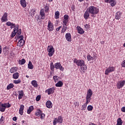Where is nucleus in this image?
Returning a JSON list of instances; mask_svg holds the SVG:
<instances>
[{
    "label": "nucleus",
    "instance_id": "obj_1",
    "mask_svg": "<svg viewBox=\"0 0 125 125\" xmlns=\"http://www.w3.org/2000/svg\"><path fill=\"white\" fill-rule=\"evenodd\" d=\"M74 63H75L77 66H80V68L83 71H85L86 69H87V66L86 65L84 64V61L82 60H77V59H75L74 60Z\"/></svg>",
    "mask_w": 125,
    "mask_h": 125
},
{
    "label": "nucleus",
    "instance_id": "obj_2",
    "mask_svg": "<svg viewBox=\"0 0 125 125\" xmlns=\"http://www.w3.org/2000/svg\"><path fill=\"white\" fill-rule=\"evenodd\" d=\"M89 13L91 14V16L96 15L99 13V9L96 7L91 6L87 8Z\"/></svg>",
    "mask_w": 125,
    "mask_h": 125
},
{
    "label": "nucleus",
    "instance_id": "obj_3",
    "mask_svg": "<svg viewBox=\"0 0 125 125\" xmlns=\"http://www.w3.org/2000/svg\"><path fill=\"white\" fill-rule=\"evenodd\" d=\"M47 51L48 53V55L50 57H51L54 54V48H53V46L50 45L48 46L47 48Z\"/></svg>",
    "mask_w": 125,
    "mask_h": 125
},
{
    "label": "nucleus",
    "instance_id": "obj_4",
    "mask_svg": "<svg viewBox=\"0 0 125 125\" xmlns=\"http://www.w3.org/2000/svg\"><path fill=\"white\" fill-rule=\"evenodd\" d=\"M92 90L91 89H89L87 92V95L86 97V100L87 102H90V100H91V96H92Z\"/></svg>",
    "mask_w": 125,
    "mask_h": 125
},
{
    "label": "nucleus",
    "instance_id": "obj_5",
    "mask_svg": "<svg viewBox=\"0 0 125 125\" xmlns=\"http://www.w3.org/2000/svg\"><path fill=\"white\" fill-rule=\"evenodd\" d=\"M57 123H60V124H62L63 123V118H62V116H59L58 119L55 118L53 121V125H56Z\"/></svg>",
    "mask_w": 125,
    "mask_h": 125
},
{
    "label": "nucleus",
    "instance_id": "obj_6",
    "mask_svg": "<svg viewBox=\"0 0 125 125\" xmlns=\"http://www.w3.org/2000/svg\"><path fill=\"white\" fill-rule=\"evenodd\" d=\"M125 84V80L119 81L117 83V87L118 89H120L122 88V87H123Z\"/></svg>",
    "mask_w": 125,
    "mask_h": 125
},
{
    "label": "nucleus",
    "instance_id": "obj_7",
    "mask_svg": "<svg viewBox=\"0 0 125 125\" xmlns=\"http://www.w3.org/2000/svg\"><path fill=\"white\" fill-rule=\"evenodd\" d=\"M114 71H115V67L113 66H109L105 70V75H108L109 73H112V72H114Z\"/></svg>",
    "mask_w": 125,
    "mask_h": 125
},
{
    "label": "nucleus",
    "instance_id": "obj_8",
    "mask_svg": "<svg viewBox=\"0 0 125 125\" xmlns=\"http://www.w3.org/2000/svg\"><path fill=\"white\" fill-rule=\"evenodd\" d=\"M56 69H59L60 71H64V67L61 65L60 62H57L54 64Z\"/></svg>",
    "mask_w": 125,
    "mask_h": 125
},
{
    "label": "nucleus",
    "instance_id": "obj_9",
    "mask_svg": "<svg viewBox=\"0 0 125 125\" xmlns=\"http://www.w3.org/2000/svg\"><path fill=\"white\" fill-rule=\"evenodd\" d=\"M54 90H55V88L52 87L46 90L45 92L47 93L48 95H50V94H53L54 93Z\"/></svg>",
    "mask_w": 125,
    "mask_h": 125
},
{
    "label": "nucleus",
    "instance_id": "obj_10",
    "mask_svg": "<svg viewBox=\"0 0 125 125\" xmlns=\"http://www.w3.org/2000/svg\"><path fill=\"white\" fill-rule=\"evenodd\" d=\"M7 16H8V14L7 13L5 12L1 18V22H5L6 21H8V19H7Z\"/></svg>",
    "mask_w": 125,
    "mask_h": 125
},
{
    "label": "nucleus",
    "instance_id": "obj_11",
    "mask_svg": "<svg viewBox=\"0 0 125 125\" xmlns=\"http://www.w3.org/2000/svg\"><path fill=\"white\" fill-rule=\"evenodd\" d=\"M104 1L107 3H110V5L112 7L115 6L117 4V2L115 0H104Z\"/></svg>",
    "mask_w": 125,
    "mask_h": 125
},
{
    "label": "nucleus",
    "instance_id": "obj_12",
    "mask_svg": "<svg viewBox=\"0 0 125 125\" xmlns=\"http://www.w3.org/2000/svg\"><path fill=\"white\" fill-rule=\"evenodd\" d=\"M48 30L51 32L53 31V29H54V27L53 26V24L51 23V21H49L48 23Z\"/></svg>",
    "mask_w": 125,
    "mask_h": 125
},
{
    "label": "nucleus",
    "instance_id": "obj_13",
    "mask_svg": "<svg viewBox=\"0 0 125 125\" xmlns=\"http://www.w3.org/2000/svg\"><path fill=\"white\" fill-rule=\"evenodd\" d=\"M6 104H0V112H4L5 111V109L6 108Z\"/></svg>",
    "mask_w": 125,
    "mask_h": 125
},
{
    "label": "nucleus",
    "instance_id": "obj_14",
    "mask_svg": "<svg viewBox=\"0 0 125 125\" xmlns=\"http://www.w3.org/2000/svg\"><path fill=\"white\" fill-rule=\"evenodd\" d=\"M77 30L78 34H80V35H83V34H84V31L81 26H77Z\"/></svg>",
    "mask_w": 125,
    "mask_h": 125
},
{
    "label": "nucleus",
    "instance_id": "obj_15",
    "mask_svg": "<svg viewBox=\"0 0 125 125\" xmlns=\"http://www.w3.org/2000/svg\"><path fill=\"white\" fill-rule=\"evenodd\" d=\"M65 39L67 42H71L72 38H71V33H66L65 35Z\"/></svg>",
    "mask_w": 125,
    "mask_h": 125
},
{
    "label": "nucleus",
    "instance_id": "obj_16",
    "mask_svg": "<svg viewBox=\"0 0 125 125\" xmlns=\"http://www.w3.org/2000/svg\"><path fill=\"white\" fill-rule=\"evenodd\" d=\"M3 52L4 54H8L9 53V48L8 47H4L3 48Z\"/></svg>",
    "mask_w": 125,
    "mask_h": 125
},
{
    "label": "nucleus",
    "instance_id": "obj_17",
    "mask_svg": "<svg viewBox=\"0 0 125 125\" xmlns=\"http://www.w3.org/2000/svg\"><path fill=\"white\" fill-rule=\"evenodd\" d=\"M24 43H25V41H24V40H20L18 42L17 45L18 46H23Z\"/></svg>",
    "mask_w": 125,
    "mask_h": 125
},
{
    "label": "nucleus",
    "instance_id": "obj_18",
    "mask_svg": "<svg viewBox=\"0 0 125 125\" xmlns=\"http://www.w3.org/2000/svg\"><path fill=\"white\" fill-rule=\"evenodd\" d=\"M89 17V12H88V10H87L85 12L84 14V18L85 19V20H87V19H88V18Z\"/></svg>",
    "mask_w": 125,
    "mask_h": 125
},
{
    "label": "nucleus",
    "instance_id": "obj_19",
    "mask_svg": "<svg viewBox=\"0 0 125 125\" xmlns=\"http://www.w3.org/2000/svg\"><path fill=\"white\" fill-rule=\"evenodd\" d=\"M23 96H24V92L23 90L19 91V99H22Z\"/></svg>",
    "mask_w": 125,
    "mask_h": 125
},
{
    "label": "nucleus",
    "instance_id": "obj_20",
    "mask_svg": "<svg viewBox=\"0 0 125 125\" xmlns=\"http://www.w3.org/2000/svg\"><path fill=\"white\" fill-rule=\"evenodd\" d=\"M40 15L42 17V19H44L45 18V14H44V9H42L40 11Z\"/></svg>",
    "mask_w": 125,
    "mask_h": 125
},
{
    "label": "nucleus",
    "instance_id": "obj_21",
    "mask_svg": "<svg viewBox=\"0 0 125 125\" xmlns=\"http://www.w3.org/2000/svg\"><path fill=\"white\" fill-rule=\"evenodd\" d=\"M46 106L47 108H52V103H51L50 101H48L46 103Z\"/></svg>",
    "mask_w": 125,
    "mask_h": 125
},
{
    "label": "nucleus",
    "instance_id": "obj_22",
    "mask_svg": "<svg viewBox=\"0 0 125 125\" xmlns=\"http://www.w3.org/2000/svg\"><path fill=\"white\" fill-rule=\"evenodd\" d=\"M121 16H122V13L121 12H117L115 16V18L117 20H119V19H121Z\"/></svg>",
    "mask_w": 125,
    "mask_h": 125
},
{
    "label": "nucleus",
    "instance_id": "obj_23",
    "mask_svg": "<svg viewBox=\"0 0 125 125\" xmlns=\"http://www.w3.org/2000/svg\"><path fill=\"white\" fill-rule=\"evenodd\" d=\"M56 86H57V87H62V86H63V82L61 81H59L56 84Z\"/></svg>",
    "mask_w": 125,
    "mask_h": 125
},
{
    "label": "nucleus",
    "instance_id": "obj_24",
    "mask_svg": "<svg viewBox=\"0 0 125 125\" xmlns=\"http://www.w3.org/2000/svg\"><path fill=\"white\" fill-rule=\"evenodd\" d=\"M17 70H18L17 67H12L10 70V72L11 73H15V72H17Z\"/></svg>",
    "mask_w": 125,
    "mask_h": 125
},
{
    "label": "nucleus",
    "instance_id": "obj_25",
    "mask_svg": "<svg viewBox=\"0 0 125 125\" xmlns=\"http://www.w3.org/2000/svg\"><path fill=\"white\" fill-rule=\"evenodd\" d=\"M21 4L22 7H26L27 4H26V0H21Z\"/></svg>",
    "mask_w": 125,
    "mask_h": 125
},
{
    "label": "nucleus",
    "instance_id": "obj_26",
    "mask_svg": "<svg viewBox=\"0 0 125 125\" xmlns=\"http://www.w3.org/2000/svg\"><path fill=\"white\" fill-rule=\"evenodd\" d=\"M89 102H87V101H86V103L84 104L82 107V110L83 111H84L86 109V106H87V104H88Z\"/></svg>",
    "mask_w": 125,
    "mask_h": 125
},
{
    "label": "nucleus",
    "instance_id": "obj_27",
    "mask_svg": "<svg viewBox=\"0 0 125 125\" xmlns=\"http://www.w3.org/2000/svg\"><path fill=\"white\" fill-rule=\"evenodd\" d=\"M19 78V73L18 72H16L13 75V79L15 80H17Z\"/></svg>",
    "mask_w": 125,
    "mask_h": 125
},
{
    "label": "nucleus",
    "instance_id": "obj_28",
    "mask_svg": "<svg viewBox=\"0 0 125 125\" xmlns=\"http://www.w3.org/2000/svg\"><path fill=\"white\" fill-rule=\"evenodd\" d=\"M31 84L34 87H38V82L36 80H33L31 82Z\"/></svg>",
    "mask_w": 125,
    "mask_h": 125
},
{
    "label": "nucleus",
    "instance_id": "obj_29",
    "mask_svg": "<svg viewBox=\"0 0 125 125\" xmlns=\"http://www.w3.org/2000/svg\"><path fill=\"white\" fill-rule=\"evenodd\" d=\"M28 69H34V65H33V64L32 63V62L29 61V63L28 64Z\"/></svg>",
    "mask_w": 125,
    "mask_h": 125
},
{
    "label": "nucleus",
    "instance_id": "obj_30",
    "mask_svg": "<svg viewBox=\"0 0 125 125\" xmlns=\"http://www.w3.org/2000/svg\"><path fill=\"white\" fill-rule=\"evenodd\" d=\"M14 87V85L13 83H10L9 85L7 86V90H9V89H11V88H13Z\"/></svg>",
    "mask_w": 125,
    "mask_h": 125
},
{
    "label": "nucleus",
    "instance_id": "obj_31",
    "mask_svg": "<svg viewBox=\"0 0 125 125\" xmlns=\"http://www.w3.org/2000/svg\"><path fill=\"white\" fill-rule=\"evenodd\" d=\"M34 110V106H30L27 110V114H31L32 111Z\"/></svg>",
    "mask_w": 125,
    "mask_h": 125
},
{
    "label": "nucleus",
    "instance_id": "obj_32",
    "mask_svg": "<svg viewBox=\"0 0 125 125\" xmlns=\"http://www.w3.org/2000/svg\"><path fill=\"white\" fill-rule=\"evenodd\" d=\"M123 125V121H122V119L120 118L117 119V124L116 125Z\"/></svg>",
    "mask_w": 125,
    "mask_h": 125
},
{
    "label": "nucleus",
    "instance_id": "obj_33",
    "mask_svg": "<svg viewBox=\"0 0 125 125\" xmlns=\"http://www.w3.org/2000/svg\"><path fill=\"white\" fill-rule=\"evenodd\" d=\"M19 63L20 64V65H24V63H26V60H25L24 59H21V60H20L19 61Z\"/></svg>",
    "mask_w": 125,
    "mask_h": 125
},
{
    "label": "nucleus",
    "instance_id": "obj_34",
    "mask_svg": "<svg viewBox=\"0 0 125 125\" xmlns=\"http://www.w3.org/2000/svg\"><path fill=\"white\" fill-rule=\"evenodd\" d=\"M87 59L88 61H91V60H93L94 58L89 54L87 56Z\"/></svg>",
    "mask_w": 125,
    "mask_h": 125
},
{
    "label": "nucleus",
    "instance_id": "obj_35",
    "mask_svg": "<svg viewBox=\"0 0 125 125\" xmlns=\"http://www.w3.org/2000/svg\"><path fill=\"white\" fill-rule=\"evenodd\" d=\"M55 19H59V16L60 15V13H59V11H57L55 13Z\"/></svg>",
    "mask_w": 125,
    "mask_h": 125
},
{
    "label": "nucleus",
    "instance_id": "obj_36",
    "mask_svg": "<svg viewBox=\"0 0 125 125\" xmlns=\"http://www.w3.org/2000/svg\"><path fill=\"white\" fill-rule=\"evenodd\" d=\"M21 33H22L21 29H19L17 32V35H16V36L15 37V38L16 39V38H17L18 36H20V35H21Z\"/></svg>",
    "mask_w": 125,
    "mask_h": 125
},
{
    "label": "nucleus",
    "instance_id": "obj_37",
    "mask_svg": "<svg viewBox=\"0 0 125 125\" xmlns=\"http://www.w3.org/2000/svg\"><path fill=\"white\" fill-rule=\"evenodd\" d=\"M16 34H17V31H16L15 30H14V31L12 32V34L11 35V37L14 38Z\"/></svg>",
    "mask_w": 125,
    "mask_h": 125
},
{
    "label": "nucleus",
    "instance_id": "obj_38",
    "mask_svg": "<svg viewBox=\"0 0 125 125\" xmlns=\"http://www.w3.org/2000/svg\"><path fill=\"white\" fill-rule=\"evenodd\" d=\"M54 68H55V66H54V64H53V62H51L50 69L51 71H54Z\"/></svg>",
    "mask_w": 125,
    "mask_h": 125
},
{
    "label": "nucleus",
    "instance_id": "obj_39",
    "mask_svg": "<svg viewBox=\"0 0 125 125\" xmlns=\"http://www.w3.org/2000/svg\"><path fill=\"white\" fill-rule=\"evenodd\" d=\"M42 111L40 110H39L36 112V116L39 117V116H41V115H42Z\"/></svg>",
    "mask_w": 125,
    "mask_h": 125
},
{
    "label": "nucleus",
    "instance_id": "obj_40",
    "mask_svg": "<svg viewBox=\"0 0 125 125\" xmlns=\"http://www.w3.org/2000/svg\"><path fill=\"white\" fill-rule=\"evenodd\" d=\"M21 83V80H14V83H15L16 84H18L19 83Z\"/></svg>",
    "mask_w": 125,
    "mask_h": 125
},
{
    "label": "nucleus",
    "instance_id": "obj_41",
    "mask_svg": "<svg viewBox=\"0 0 125 125\" xmlns=\"http://www.w3.org/2000/svg\"><path fill=\"white\" fill-rule=\"evenodd\" d=\"M53 79H54V80L55 81V82L57 83V82H58L59 77H58V76H55L53 77Z\"/></svg>",
    "mask_w": 125,
    "mask_h": 125
},
{
    "label": "nucleus",
    "instance_id": "obj_42",
    "mask_svg": "<svg viewBox=\"0 0 125 125\" xmlns=\"http://www.w3.org/2000/svg\"><path fill=\"white\" fill-rule=\"evenodd\" d=\"M31 15H32L34 16L35 15V14L36 13V10L35 9H32L30 11Z\"/></svg>",
    "mask_w": 125,
    "mask_h": 125
},
{
    "label": "nucleus",
    "instance_id": "obj_43",
    "mask_svg": "<svg viewBox=\"0 0 125 125\" xmlns=\"http://www.w3.org/2000/svg\"><path fill=\"white\" fill-rule=\"evenodd\" d=\"M93 109V106H92V105H88L87 106L88 111H92Z\"/></svg>",
    "mask_w": 125,
    "mask_h": 125
},
{
    "label": "nucleus",
    "instance_id": "obj_44",
    "mask_svg": "<svg viewBox=\"0 0 125 125\" xmlns=\"http://www.w3.org/2000/svg\"><path fill=\"white\" fill-rule=\"evenodd\" d=\"M67 29V27L63 25V28H62V33H65V31H66Z\"/></svg>",
    "mask_w": 125,
    "mask_h": 125
},
{
    "label": "nucleus",
    "instance_id": "obj_45",
    "mask_svg": "<svg viewBox=\"0 0 125 125\" xmlns=\"http://www.w3.org/2000/svg\"><path fill=\"white\" fill-rule=\"evenodd\" d=\"M17 39H18L19 40H24V37L22 36V35H19L18 36H17Z\"/></svg>",
    "mask_w": 125,
    "mask_h": 125
},
{
    "label": "nucleus",
    "instance_id": "obj_46",
    "mask_svg": "<svg viewBox=\"0 0 125 125\" xmlns=\"http://www.w3.org/2000/svg\"><path fill=\"white\" fill-rule=\"evenodd\" d=\"M67 23H68V20H63V25H64V26H67Z\"/></svg>",
    "mask_w": 125,
    "mask_h": 125
},
{
    "label": "nucleus",
    "instance_id": "obj_47",
    "mask_svg": "<svg viewBox=\"0 0 125 125\" xmlns=\"http://www.w3.org/2000/svg\"><path fill=\"white\" fill-rule=\"evenodd\" d=\"M19 110L21 111H24V105L23 104L21 105Z\"/></svg>",
    "mask_w": 125,
    "mask_h": 125
},
{
    "label": "nucleus",
    "instance_id": "obj_48",
    "mask_svg": "<svg viewBox=\"0 0 125 125\" xmlns=\"http://www.w3.org/2000/svg\"><path fill=\"white\" fill-rule=\"evenodd\" d=\"M68 19H69V16H68V15H65L64 16V20H68Z\"/></svg>",
    "mask_w": 125,
    "mask_h": 125
},
{
    "label": "nucleus",
    "instance_id": "obj_49",
    "mask_svg": "<svg viewBox=\"0 0 125 125\" xmlns=\"http://www.w3.org/2000/svg\"><path fill=\"white\" fill-rule=\"evenodd\" d=\"M19 29V26L17 25L16 27L14 28V30L16 31V32H18V30Z\"/></svg>",
    "mask_w": 125,
    "mask_h": 125
},
{
    "label": "nucleus",
    "instance_id": "obj_50",
    "mask_svg": "<svg viewBox=\"0 0 125 125\" xmlns=\"http://www.w3.org/2000/svg\"><path fill=\"white\" fill-rule=\"evenodd\" d=\"M74 104L75 106V107H78V106H79V104L78 102H74Z\"/></svg>",
    "mask_w": 125,
    "mask_h": 125
},
{
    "label": "nucleus",
    "instance_id": "obj_51",
    "mask_svg": "<svg viewBox=\"0 0 125 125\" xmlns=\"http://www.w3.org/2000/svg\"><path fill=\"white\" fill-rule=\"evenodd\" d=\"M13 23L10 22V21H8L6 23V24L7 25V26H10L11 25H12Z\"/></svg>",
    "mask_w": 125,
    "mask_h": 125
},
{
    "label": "nucleus",
    "instance_id": "obj_52",
    "mask_svg": "<svg viewBox=\"0 0 125 125\" xmlns=\"http://www.w3.org/2000/svg\"><path fill=\"white\" fill-rule=\"evenodd\" d=\"M10 26H11L10 28L11 29H13V28H15V27H16V25H15V23H12V25H11Z\"/></svg>",
    "mask_w": 125,
    "mask_h": 125
},
{
    "label": "nucleus",
    "instance_id": "obj_53",
    "mask_svg": "<svg viewBox=\"0 0 125 125\" xmlns=\"http://www.w3.org/2000/svg\"><path fill=\"white\" fill-rule=\"evenodd\" d=\"M39 100H41V96L38 95L36 97V101H39Z\"/></svg>",
    "mask_w": 125,
    "mask_h": 125
},
{
    "label": "nucleus",
    "instance_id": "obj_54",
    "mask_svg": "<svg viewBox=\"0 0 125 125\" xmlns=\"http://www.w3.org/2000/svg\"><path fill=\"white\" fill-rule=\"evenodd\" d=\"M49 10V8L46 6L45 7V12H47V11H48Z\"/></svg>",
    "mask_w": 125,
    "mask_h": 125
},
{
    "label": "nucleus",
    "instance_id": "obj_55",
    "mask_svg": "<svg viewBox=\"0 0 125 125\" xmlns=\"http://www.w3.org/2000/svg\"><path fill=\"white\" fill-rule=\"evenodd\" d=\"M122 66L125 67V60L122 62Z\"/></svg>",
    "mask_w": 125,
    "mask_h": 125
},
{
    "label": "nucleus",
    "instance_id": "obj_56",
    "mask_svg": "<svg viewBox=\"0 0 125 125\" xmlns=\"http://www.w3.org/2000/svg\"><path fill=\"white\" fill-rule=\"evenodd\" d=\"M4 120V118L3 117V116H1L0 119V122L1 123H2V122H3Z\"/></svg>",
    "mask_w": 125,
    "mask_h": 125
},
{
    "label": "nucleus",
    "instance_id": "obj_57",
    "mask_svg": "<svg viewBox=\"0 0 125 125\" xmlns=\"http://www.w3.org/2000/svg\"><path fill=\"white\" fill-rule=\"evenodd\" d=\"M121 111L122 112H123L124 113H125V106H123L122 108H121Z\"/></svg>",
    "mask_w": 125,
    "mask_h": 125
},
{
    "label": "nucleus",
    "instance_id": "obj_58",
    "mask_svg": "<svg viewBox=\"0 0 125 125\" xmlns=\"http://www.w3.org/2000/svg\"><path fill=\"white\" fill-rule=\"evenodd\" d=\"M84 27L85 28V29H86L87 30V29H88V28H89V25L88 24H86L84 25Z\"/></svg>",
    "mask_w": 125,
    "mask_h": 125
},
{
    "label": "nucleus",
    "instance_id": "obj_59",
    "mask_svg": "<svg viewBox=\"0 0 125 125\" xmlns=\"http://www.w3.org/2000/svg\"><path fill=\"white\" fill-rule=\"evenodd\" d=\"M62 28V26H59L58 28H56L57 32H59V30Z\"/></svg>",
    "mask_w": 125,
    "mask_h": 125
},
{
    "label": "nucleus",
    "instance_id": "obj_60",
    "mask_svg": "<svg viewBox=\"0 0 125 125\" xmlns=\"http://www.w3.org/2000/svg\"><path fill=\"white\" fill-rule=\"evenodd\" d=\"M23 110H20L19 109V114L20 115H21V116H22V115H23Z\"/></svg>",
    "mask_w": 125,
    "mask_h": 125
},
{
    "label": "nucleus",
    "instance_id": "obj_61",
    "mask_svg": "<svg viewBox=\"0 0 125 125\" xmlns=\"http://www.w3.org/2000/svg\"><path fill=\"white\" fill-rule=\"evenodd\" d=\"M6 105H6L7 108H10L11 105H10V104H9V103H8V104H6Z\"/></svg>",
    "mask_w": 125,
    "mask_h": 125
},
{
    "label": "nucleus",
    "instance_id": "obj_62",
    "mask_svg": "<svg viewBox=\"0 0 125 125\" xmlns=\"http://www.w3.org/2000/svg\"><path fill=\"white\" fill-rule=\"evenodd\" d=\"M13 121H17V117H14L13 118Z\"/></svg>",
    "mask_w": 125,
    "mask_h": 125
},
{
    "label": "nucleus",
    "instance_id": "obj_63",
    "mask_svg": "<svg viewBox=\"0 0 125 125\" xmlns=\"http://www.w3.org/2000/svg\"><path fill=\"white\" fill-rule=\"evenodd\" d=\"M43 117H44V114L42 113L41 114V119H42V118H43Z\"/></svg>",
    "mask_w": 125,
    "mask_h": 125
},
{
    "label": "nucleus",
    "instance_id": "obj_64",
    "mask_svg": "<svg viewBox=\"0 0 125 125\" xmlns=\"http://www.w3.org/2000/svg\"><path fill=\"white\" fill-rule=\"evenodd\" d=\"M1 53V46L0 45V54Z\"/></svg>",
    "mask_w": 125,
    "mask_h": 125
}]
</instances>
